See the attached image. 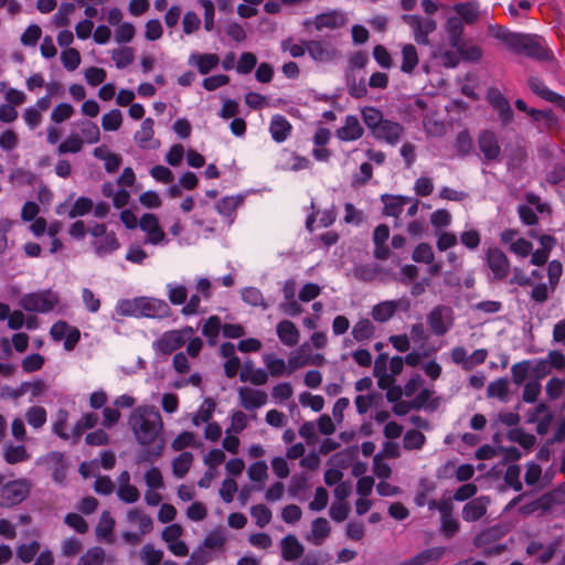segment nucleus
Here are the masks:
<instances>
[{
    "label": "nucleus",
    "mask_w": 565,
    "mask_h": 565,
    "mask_svg": "<svg viewBox=\"0 0 565 565\" xmlns=\"http://www.w3.org/2000/svg\"><path fill=\"white\" fill-rule=\"evenodd\" d=\"M128 425L138 444L153 445L152 448H145L138 454V462H152L158 459L164 449V441L159 439L163 423L158 408L153 405L136 407L128 418Z\"/></svg>",
    "instance_id": "f257e3e1"
},
{
    "label": "nucleus",
    "mask_w": 565,
    "mask_h": 565,
    "mask_svg": "<svg viewBox=\"0 0 565 565\" xmlns=\"http://www.w3.org/2000/svg\"><path fill=\"white\" fill-rule=\"evenodd\" d=\"M127 306L134 307L132 310L125 311L129 315L153 319L168 318L171 315V308L169 305L164 300L157 298L138 297L132 301H128Z\"/></svg>",
    "instance_id": "f03ea898"
},
{
    "label": "nucleus",
    "mask_w": 565,
    "mask_h": 565,
    "mask_svg": "<svg viewBox=\"0 0 565 565\" xmlns=\"http://www.w3.org/2000/svg\"><path fill=\"white\" fill-rule=\"evenodd\" d=\"M513 51L516 53H524L526 56L537 61H550L552 57V54L544 45L542 38L532 34L519 33Z\"/></svg>",
    "instance_id": "7ed1b4c3"
},
{
    "label": "nucleus",
    "mask_w": 565,
    "mask_h": 565,
    "mask_svg": "<svg viewBox=\"0 0 565 565\" xmlns=\"http://www.w3.org/2000/svg\"><path fill=\"white\" fill-rule=\"evenodd\" d=\"M31 482L28 479L9 481L0 489V507L12 508L23 502L30 494Z\"/></svg>",
    "instance_id": "20e7f679"
},
{
    "label": "nucleus",
    "mask_w": 565,
    "mask_h": 565,
    "mask_svg": "<svg viewBox=\"0 0 565 565\" xmlns=\"http://www.w3.org/2000/svg\"><path fill=\"white\" fill-rule=\"evenodd\" d=\"M194 330L192 327H184L180 330H171L161 334V337L153 343L157 352L168 355L184 345Z\"/></svg>",
    "instance_id": "39448f33"
},
{
    "label": "nucleus",
    "mask_w": 565,
    "mask_h": 565,
    "mask_svg": "<svg viewBox=\"0 0 565 565\" xmlns=\"http://www.w3.org/2000/svg\"><path fill=\"white\" fill-rule=\"evenodd\" d=\"M56 303L57 297L50 290L28 294L20 300V306L32 312H49L53 310Z\"/></svg>",
    "instance_id": "423d86ee"
},
{
    "label": "nucleus",
    "mask_w": 565,
    "mask_h": 565,
    "mask_svg": "<svg viewBox=\"0 0 565 565\" xmlns=\"http://www.w3.org/2000/svg\"><path fill=\"white\" fill-rule=\"evenodd\" d=\"M403 21L414 30V36L418 44H428V35L437 28L436 21L433 19H424L416 14H404Z\"/></svg>",
    "instance_id": "0eeeda50"
},
{
    "label": "nucleus",
    "mask_w": 565,
    "mask_h": 565,
    "mask_svg": "<svg viewBox=\"0 0 565 565\" xmlns=\"http://www.w3.org/2000/svg\"><path fill=\"white\" fill-rule=\"evenodd\" d=\"M452 310L447 306H436L427 316V322L435 335L441 337L452 326Z\"/></svg>",
    "instance_id": "6e6552de"
},
{
    "label": "nucleus",
    "mask_w": 565,
    "mask_h": 565,
    "mask_svg": "<svg viewBox=\"0 0 565 565\" xmlns=\"http://www.w3.org/2000/svg\"><path fill=\"white\" fill-rule=\"evenodd\" d=\"M487 265L492 271L491 281H501L510 273V262L499 248H489L486 255Z\"/></svg>",
    "instance_id": "1a4fd4ad"
},
{
    "label": "nucleus",
    "mask_w": 565,
    "mask_h": 565,
    "mask_svg": "<svg viewBox=\"0 0 565 565\" xmlns=\"http://www.w3.org/2000/svg\"><path fill=\"white\" fill-rule=\"evenodd\" d=\"M50 333L55 341H61L65 338L64 349L66 351H73L81 339L79 330L63 320L55 322L52 326Z\"/></svg>",
    "instance_id": "9d476101"
},
{
    "label": "nucleus",
    "mask_w": 565,
    "mask_h": 565,
    "mask_svg": "<svg viewBox=\"0 0 565 565\" xmlns=\"http://www.w3.org/2000/svg\"><path fill=\"white\" fill-rule=\"evenodd\" d=\"M308 54L318 62H330L337 57V50L326 41L308 40L305 41Z\"/></svg>",
    "instance_id": "9b49d317"
},
{
    "label": "nucleus",
    "mask_w": 565,
    "mask_h": 565,
    "mask_svg": "<svg viewBox=\"0 0 565 565\" xmlns=\"http://www.w3.org/2000/svg\"><path fill=\"white\" fill-rule=\"evenodd\" d=\"M411 303L406 299L383 301L377 303L372 309V317L379 322H386L390 320L398 308L407 310Z\"/></svg>",
    "instance_id": "f8f14e48"
},
{
    "label": "nucleus",
    "mask_w": 565,
    "mask_h": 565,
    "mask_svg": "<svg viewBox=\"0 0 565 565\" xmlns=\"http://www.w3.org/2000/svg\"><path fill=\"white\" fill-rule=\"evenodd\" d=\"M404 134V127L388 119H385L380 126L373 131V135L379 140H384L390 145H396Z\"/></svg>",
    "instance_id": "ddd939ff"
},
{
    "label": "nucleus",
    "mask_w": 565,
    "mask_h": 565,
    "mask_svg": "<svg viewBox=\"0 0 565 565\" xmlns=\"http://www.w3.org/2000/svg\"><path fill=\"white\" fill-rule=\"evenodd\" d=\"M238 397L241 406L247 411L262 407L267 403L268 399L266 392L247 386H243L238 390Z\"/></svg>",
    "instance_id": "4468645a"
},
{
    "label": "nucleus",
    "mask_w": 565,
    "mask_h": 565,
    "mask_svg": "<svg viewBox=\"0 0 565 565\" xmlns=\"http://www.w3.org/2000/svg\"><path fill=\"white\" fill-rule=\"evenodd\" d=\"M139 226L143 232L148 233L146 242L150 244L157 245L166 237L164 232L159 225L158 217L152 213L143 214L140 218Z\"/></svg>",
    "instance_id": "2eb2a0df"
},
{
    "label": "nucleus",
    "mask_w": 565,
    "mask_h": 565,
    "mask_svg": "<svg viewBox=\"0 0 565 565\" xmlns=\"http://www.w3.org/2000/svg\"><path fill=\"white\" fill-rule=\"evenodd\" d=\"M312 23L318 31L323 29L337 30L345 25L347 18L342 12L332 10L318 14Z\"/></svg>",
    "instance_id": "dca6fc26"
},
{
    "label": "nucleus",
    "mask_w": 565,
    "mask_h": 565,
    "mask_svg": "<svg viewBox=\"0 0 565 565\" xmlns=\"http://www.w3.org/2000/svg\"><path fill=\"white\" fill-rule=\"evenodd\" d=\"M478 146L488 161H493L499 158L501 149L494 132L489 130L482 131L478 138Z\"/></svg>",
    "instance_id": "f3484780"
},
{
    "label": "nucleus",
    "mask_w": 565,
    "mask_h": 565,
    "mask_svg": "<svg viewBox=\"0 0 565 565\" xmlns=\"http://www.w3.org/2000/svg\"><path fill=\"white\" fill-rule=\"evenodd\" d=\"M489 103L498 111L500 119L505 125L513 118V110L508 99L497 89L491 88L488 93Z\"/></svg>",
    "instance_id": "a211bd4d"
},
{
    "label": "nucleus",
    "mask_w": 565,
    "mask_h": 565,
    "mask_svg": "<svg viewBox=\"0 0 565 565\" xmlns=\"http://www.w3.org/2000/svg\"><path fill=\"white\" fill-rule=\"evenodd\" d=\"M490 503L488 497H479L469 501L462 509V518L467 522L480 520L487 513V507Z\"/></svg>",
    "instance_id": "6ab92c4d"
},
{
    "label": "nucleus",
    "mask_w": 565,
    "mask_h": 565,
    "mask_svg": "<svg viewBox=\"0 0 565 565\" xmlns=\"http://www.w3.org/2000/svg\"><path fill=\"white\" fill-rule=\"evenodd\" d=\"M363 127L356 116H347L344 126L337 130V137L342 141H352L363 136Z\"/></svg>",
    "instance_id": "aec40b11"
},
{
    "label": "nucleus",
    "mask_w": 565,
    "mask_h": 565,
    "mask_svg": "<svg viewBox=\"0 0 565 565\" xmlns=\"http://www.w3.org/2000/svg\"><path fill=\"white\" fill-rule=\"evenodd\" d=\"M565 503V482L536 499L540 511L548 512L553 507Z\"/></svg>",
    "instance_id": "412c9836"
},
{
    "label": "nucleus",
    "mask_w": 565,
    "mask_h": 565,
    "mask_svg": "<svg viewBox=\"0 0 565 565\" xmlns=\"http://www.w3.org/2000/svg\"><path fill=\"white\" fill-rule=\"evenodd\" d=\"M527 84L531 90L541 98L565 108V98L550 90L540 78L532 76L527 79Z\"/></svg>",
    "instance_id": "4be33fe9"
},
{
    "label": "nucleus",
    "mask_w": 565,
    "mask_h": 565,
    "mask_svg": "<svg viewBox=\"0 0 565 565\" xmlns=\"http://www.w3.org/2000/svg\"><path fill=\"white\" fill-rule=\"evenodd\" d=\"M449 44L454 49H458L466 41L463 40V23L459 17H451L445 24Z\"/></svg>",
    "instance_id": "5701e85b"
},
{
    "label": "nucleus",
    "mask_w": 565,
    "mask_h": 565,
    "mask_svg": "<svg viewBox=\"0 0 565 565\" xmlns=\"http://www.w3.org/2000/svg\"><path fill=\"white\" fill-rule=\"evenodd\" d=\"M281 555L286 561H295L302 556L305 552L303 545L298 541V539L292 535H286L281 542Z\"/></svg>",
    "instance_id": "b1692460"
},
{
    "label": "nucleus",
    "mask_w": 565,
    "mask_h": 565,
    "mask_svg": "<svg viewBox=\"0 0 565 565\" xmlns=\"http://www.w3.org/2000/svg\"><path fill=\"white\" fill-rule=\"evenodd\" d=\"M291 124L281 115L271 118L269 131L276 142L285 141L291 132Z\"/></svg>",
    "instance_id": "393cba45"
},
{
    "label": "nucleus",
    "mask_w": 565,
    "mask_h": 565,
    "mask_svg": "<svg viewBox=\"0 0 565 565\" xmlns=\"http://www.w3.org/2000/svg\"><path fill=\"white\" fill-rule=\"evenodd\" d=\"M277 334L280 341L288 347L296 345L300 337L295 323L289 320H282L277 324Z\"/></svg>",
    "instance_id": "a878e982"
},
{
    "label": "nucleus",
    "mask_w": 565,
    "mask_h": 565,
    "mask_svg": "<svg viewBox=\"0 0 565 565\" xmlns=\"http://www.w3.org/2000/svg\"><path fill=\"white\" fill-rule=\"evenodd\" d=\"M345 82L348 86V93L353 98L360 99L366 96L367 88L363 77L358 78L354 72L348 70L345 73Z\"/></svg>",
    "instance_id": "bb28decb"
},
{
    "label": "nucleus",
    "mask_w": 565,
    "mask_h": 565,
    "mask_svg": "<svg viewBox=\"0 0 565 565\" xmlns=\"http://www.w3.org/2000/svg\"><path fill=\"white\" fill-rule=\"evenodd\" d=\"M128 522L138 524L140 534H148L153 530V521L150 515L146 514L141 509L135 508L127 512Z\"/></svg>",
    "instance_id": "cd10ccee"
},
{
    "label": "nucleus",
    "mask_w": 565,
    "mask_h": 565,
    "mask_svg": "<svg viewBox=\"0 0 565 565\" xmlns=\"http://www.w3.org/2000/svg\"><path fill=\"white\" fill-rule=\"evenodd\" d=\"M190 62H195L199 72L203 75L207 74L211 70L215 68L220 62L216 54H192Z\"/></svg>",
    "instance_id": "c85d7f7f"
},
{
    "label": "nucleus",
    "mask_w": 565,
    "mask_h": 565,
    "mask_svg": "<svg viewBox=\"0 0 565 565\" xmlns=\"http://www.w3.org/2000/svg\"><path fill=\"white\" fill-rule=\"evenodd\" d=\"M94 248L97 255L103 256L119 248V242L114 232L94 242Z\"/></svg>",
    "instance_id": "c756f323"
},
{
    "label": "nucleus",
    "mask_w": 565,
    "mask_h": 565,
    "mask_svg": "<svg viewBox=\"0 0 565 565\" xmlns=\"http://www.w3.org/2000/svg\"><path fill=\"white\" fill-rule=\"evenodd\" d=\"M331 527L327 519L317 518L311 524V536L316 545H321L322 542L330 535Z\"/></svg>",
    "instance_id": "7c9ffc66"
},
{
    "label": "nucleus",
    "mask_w": 565,
    "mask_h": 565,
    "mask_svg": "<svg viewBox=\"0 0 565 565\" xmlns=\"http://www.w3.org/2000/svg\"><path fill=\"white\" fill-rule=\"evenodd\" d=\"M402 65L401 71L411 74L418 64V55L416 47L413 44H406L402 50Z\"/></svg>",
    "instance_id": "2f4dec72"
},
{
    "label": "nucleus",
    "mask_w": 565,
    "mask_h": 565,
    "mask_svg": "<svg viewBox=\"0 0 565 565\" xmlns=\"http://www.w3.org/2000/svg\"><path fill=\"white\" fill-rule=\"evenodd\" d=\"M193 462V455L189 451H184L174 458L172 462V471L177 478H183L189 472Z\"/></svg>",
    "instance_id": "473e14b6"
},
{
    "label": "nucleus",
    "mask_w": 565,
    "mask_h": 565,
    "mask_svg": "<svg viewBox=\"0 0 565 565\" xmlns=\"http://www.w3.org/2000/svg\"><path fill=\"white\" fill-rule=\"evenodd\" d=\"M488 397H495L500 401H508L509 395V380L501 377L491 382L487 387Z\"/></svg>",
    "instance_id": "72a5a7b5"
},
{
    "label": "nucleus",
    "mask_w": 565,
    "mask_h": 565,
    "mask_svg": "<svg viewBox=\"0 0 565 565\" xmlns=\"http://www.w3.org/2000/svg\"><path fill=\"white\" fill-rule=\"evenodd\" d=\"M445 552H446L445 547L437 546V547L424 550L413 557L417 565H426L428 563L438 562L444 556Z\"/></svg>",
    "instance_id": "f704fd0d"
},
{
    "label": "nucleus",
    "mask_w": 565,
    "mask_h": 565,
    "mask_svg": "<svg viewBox=\"0 0 565 565\" xmlns=\"http://www.w3.org/2000/svg\"><path fill=\"white\" fill-rule=\"evenodd\" d=\"M374 331L375 327L369 319H361L354 324L352 335L356 341L362 342L371 339L374 335Z\"/></svg>",
    "instance_id": "c9c22d12"
},
{
    "label": "nucleus",
    "mask_w": 565,
    "mask_h": 565,
    "mask_svg": "<svg viewBox=\"0 0 565 565\" xmlns=\"http://www.w3.org/2000/svg\"><path fill=\"white\" fill-rule=\"evenodd\" d=\"M115 525V520L110 516L108 511H104L100 520L96 526V535L98 539H106L111 542L110 539Z\"/></svg>",
    "instance_id": "e433bc0d"
},
{
    "label": "nucleus",
    "mask_w": 565,
    "mask_h": 565,
    "mask_svg": "<svg viewBox=\"0 0 565 565\" xmlns=\"http://www.w3.org/2000/svg\"><path fill=\"white\" fill-rule=\"evenodd\" d=\"M105 561V551L99 546L90 547L83 554L77 565H102Z\"/></svg>",
    "instance_id": "4c0bfd02"
},
{
    "label": "nucleus",
    "mask_w": 565,
    "mask_h": 565,
    "mask_svg": "<svg viewBox=\"0 0 565 565\" xmlns=\"http://www.w3.org/2000/svg\"><path fill=\"white\" fill-rule=\"evenodd\" d=\"M426 441L425 435L417 430V429H411L407 430L403 438V447L406 450H414V449H420Z\"/></svg>",
    "instance_id": "58836bf2"
},
{
    "label": "nucleus",
    "mask_w": 565,
    "mask_h": 565,
    "mask_svg": "<svg viewBox=\"0 0 565 565\" xmlns=\"http://www.w3.org/2000/svg\"><path fill=\"white\" fill-rule=\"evenodd\" d=\"M111 58L118 68H125L135 60L134 49L129 46L116 49L111 53Z\"/></svg>",
    "instance_id": "ea45409f"
},
{
    "label": "nucleus",
    "mask_w": 565,
    "mask_h": 565,
    "mask_svg": "<svg viewBox=\"0 0 565 565\" xmlns=\"http://www.w3.org/2000/svg\"><path fill=\"white\" fill-rule=\"evenodd\" d=\"M508 438L513 441L520 444L523 448L530 449L534 446L536 438L532 434H526L521 428H514L509 430Z\"/></svg>",
    "instance_id": "a19ab883"
},
{
    "label": "nucleus",
    "mask_w": 565,
    "mask_h": 565,
    "mask_svg": "<svg viewBox=\"0 0 565 565\" xmlns=\"http://www.w3.org/2000/svg\"><path fill=\"white\" fill-rule=\"evenodd\" d=\"M29 454L24 446H8L4 449V459L10 465H15L29 459Z\"/></svg>",
    "instance_id": "79ce46f5"
},
{
    "label": "nucleus",
    "mask_w": 565,
    "mask_h": 565,
    "mask_svg": "<svg viewBox=\"0 0 565 565\" xmlns=\"http://www.w3.org/2000/svg\"><path fill=\"white\" fill-rule=\"evenodd\" d=\"M153 125L154 121L152 118H146L142 121L140 130L135 135V140L140 147H146V145L153 138Z\"/></svg>",
    "instance_id": "37998d69"
},
{
    "label": "nucleus",
    "mask_w": 565,
    "mask_h": 565,
    "mask_svg": "<svg viewBox=\"0 0 565 565\" xmlns=\"http://www.w3.org/2000/svg\"><path fill=\"white\" fill-rule=\"evenodd\" d=\"M380 401H382V394L374 392L367 395H358L354 402L358 413L363 415L372 405L377 404Z\"/></svg>",
    "instance_id": "c03bdc74"
},
{
    "label": "nucleus",
    "mask_w": 565,
    "mask_h": 565,
    "mask_svg": "<svg viewBox=\"0 0 565 565\" xmlns=\"http://www.w3.org/2000/svg\"><path fill=\"white\" fill-rule=\"evenodd\" d=\"M140 558L145 565H159L163 558V552L156 550L152 544H146L140 552Z\"/></svg>",
    "instance_id": "a18cd8bd"
},
{
    "label": "nucleus",
    "mask_w": 565,
    "mask_h": 565,
    "mask_svg": "<svg viewBox=\"0 0 565 565\" xmlns=\"http://www.w3.org/2000/svg\"><path fill=\"white\" fill-rule=\"evenodd\" d=\"M122 124V115L119 109H113L105 114L102 118V127L106 131H115L120 128Z\"/></svg>",
    "instance_id": "49530a36"
},
{
    "label": "nucleus",
    "mask_w": 565,
    "mask_h": 565,
    "mask_svg": "<svg viewBox=\"0 0 565 565\" xmlns=\"http://www.w3.org/2000/svg\"><path fill=\"white\" fill-rule=\"evenodd\" d=\"M455 10L460 15L461 21L468 24L473 23L478 19V8L475 3H458L455 6Z\"/></svg>",
    "instance_id": "de8ad7c7"
},
{
    "label": "nucleus",
    "mask_w": 565,
    "mask_h": 565,
    "mask_svg": "<svg viewBox=\"0 0 565 565\" xmlns=\"http://www.w3.org/2000/svg\"><path fill=\"white\" fill-rule=\"evenodd\" d=\"M398 201L399 200H397L395 195H382V202L384 203L383 213L387 216H394L396 220H398L403 212V206Z\"/></svg>",
    "instance_id": "09e8293b"
},
{
    "label": "nucleus",
    "mask_w": 565,
    "mask_h": 565,
    "mask_svg": "<svg viewBox=\"0 0 565 565\" xmlns=\"http://www.w3.org/2000/svg\"><path fill=\"white\" fill-rule=\"evenodd\" d=\"M362 117L365 125L372 130V132L382 124L385 119L383 114L373 107H366L362 110Z\"/></svg>",
    "instance_id": "8fccbe9b"
},
{
    "label": "nucleus",
    "mask_w": 565,
    "mask_h": 565,
    "mask_svg": "<svg viewBox=\"0 0 565 565\" xmlns=\"http://www.w3.org/2000/svg\"><path fill=\"white\" fill-rule=\"evenodd\" d=\"M412 258L416 263L431 264L435 256L428 243H420L414 249Z\"/></svg>",
    "instance_id": "3c124183"
},
{
    "label": "nucleus",
    "mask_w": 565,
    "mask_h": 565,
    "mask_svg": "<svg viewBox=\"0 0 565 565\" xmlns=\"http://www.w3.org/2000/svg\"><path fill=\"white\" fill-rule=\"evenodd\" d=\"M221 326V319L217 316L210 317L202 328V333L209 338L211 344L215 343V339L218 335Z\"/></svg>",
    "instance_id": "603ef678"
},
{
    "label": "nucleus",
    "mask_w": 565,
    "mask_h": 565,
    "mask_svg": "<svg viewBox=\"0 0 565 565\" xmlns=\"http://www.w3.org/2000/svg\"><path fill=\"white\" fill-rule=\"evenodd\" d=\"M63 66L67 71H75L81 64V54L76 49H66L61 54Z\"/></svg>",
    "instance_id": "864d4df0"
},
{
    "label": "nucleus",
    "mask_w": 565,
    "mask_h": 565,
    "mask_svg": "<svg viewBox=\"0 0 565 565\" xmlns=\"http://www.w3.org/2000/svg\"><path fill=\"white\" fill-rule=\"evenodd\" d=\"M25 417L32 427L40 428L46 422V411L42 406H33L28 409Z\"/></svg>",
    "instance_id": "5fc2aeb1"
},
{
    "label": "nucleus",
    "mask_w": 565,
    "mask_h": 565,
    "mask_svg": "<svg viewBox=\"0 0 565 565\" xmlns=\"http://www.w3.org/2000/svg\"><path fill=\"white\" fill-rule=\"evenodd\" d=\"M40 547L41 546L38 541H33L30 544H22L17 548V556L23 563H30L40 551Z\"/></svg>",
    "instance_id": "6e6d98bb"
},
{
    "label": "nucleus",
    "mask_w": 565,
    "mask_h": 565,
    "mask_svg": "<svg viewBox=\"0 0 565 565\" xmlns=\"http://www.w3.org/2000/svg\"><path fill=\"white\" fill-rule=\"evenodd\" d=\"M250 514L259 527H265L271 520V511L264 504L252 507Z\"/></svg>",
    "instance_id": "4d7b16f0"
},
{
    "label": "nucleus",
    "mask_w": 565,
    "mask_h": 565,
    "mask_svg": "<svg viewBox=\"0 0 565 565\" xmlns=\"http://www.w3.org/2000/svg\"><path fill=\"white\" fill-rule=\"evenodd\" d=\"M458 54L463 61L478 62L482 57V50L478 45H467V42L457 49Z\"/></svg>",
    "instance_id": "13d9d810"
},
{
    "label": "nucleus",
    "mask_w": 565,
    "mask_h": 565,
    "mask_svg": "<svg viewBox=\"0 0 565 565\" xmlns=\"http://www.w3.org/2000/svg\"><path fill=\"white\" fill-rule=\"evenodd\" d=\"M83 148V140L77 135H72L66 140L61 142L57 147V152L60 154L72 152L77 153Z\"/></svg>",
    "instance_id": "bf43d9fd"
},
{
    "label": "nucleus",
    "mask_w": 565,
    "mask_h": 565,
    "mask_svg": "<svg viewBox=\"0 0 565 565\" xmlns=\"http://www.w3.org/2000/svg\"><path fill=\"white\" fill-rule=\"evenodd\" d=\"M94 207L93 201L88 198L81 196L78 198L71 211L68 212V216L74 218L76 216L85 215L92 211Z\"/></svg>",
    "instance_id": "052dcab7"
},
{
    "label": "nucleus",
    "mask_w": 565,
    "mask_h": 565,
    "mask_svg": "<svg viewBox=\"0 0 565 565\" xmlns=\"http://www.w3.org/2000/svg\"><path fill=\"white\" fill-rule=\"evenodd\" d=\"M264 362L273 376H279L286 371V363L282 359L276 358L275 354H266Z\"/></svg>",
    "instance_id": "680f3d73"
},
{
    "label": "nucleus",
    "mask_w": 565,
    "mask_h": 565,
    "mask_svg": "<svg viewBox=\"0 0 565 565\" xmlns=\"http://www.w3.org/2000/svg\"><path fill=\"white\" fill-rule=\"evenodd\" d=\"M117 495L121 501L126 503H135L140 498L139 490L130 483L120 484L117 490Z\"/></svg>",
    "instance_id": "e2e57ef3"
},
{
    "label": "nucleus",
    "mask_w": 565,
    "mask_h": 565,
    "mask_svg": "<svg viewBox=\"0 0 565 565\" xmlns=\"http://www.w3.org/2000/svg\"><path fill=\"white\" fill-rule=\"evenodd\" d=\"M41 35V28L38 24H31L21 35V43L25 46H35Z\"/></svg>",
    "instance_id": "0e129e2a"
},
{
    "label": "nucleus",
    "mask_w": 565,
    "mask_h": 565,
    "mask_svg": "<svg viewBox=\"0 0 565 565\" xmlns=\"http://www.w3.org/2000/svg\"><path fill=\"white\" fill-rule=\"evenodd\" d=\"M521 468L516 465L509 466L504 473V481L515 491H521L523 486L520 481Z\"/></svg>",
    "instance_id": "69168bd1"
},
{
    "label": "nucleus",
    "mask_w": 565,
    "mask_h": 565,
    "mask_svg": "<svg viewBox=\"0 0 565 565\" xmlns=\"http://www.w3.org/2000/svg\"><path fill=\"white\" fill-rule=\"evenodd\" d=\"M511 373L513 382L520 385L526 379L529 373H531V362L523 361L512 365Z\"/></svg>",
    "instance_id": "338daca9"
},
{
    "label": "nucleus",
    "mask_w": 565,
    "mask_h": 565,
    "mask_svg": "<svg viewBox=\"0 0 565 565\" xmlns=\"http://www.w3.org/2000/svg\"><path fill=\"white\" fill-rule=\"evenodd\" d=\"M440 522V532L448 539L452 537L460 529L459 521L455 519L452 514L441 516Z\"/></svg>",
    "instance_id": "774afa93"
}]
</instances>
